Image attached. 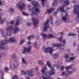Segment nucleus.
<instances>
[{
	"mask_svg": "<svg viewBox=\"0 0 79 79\" xmlns=\"http://www.w3.org/2000/svg\"><path fill=\"white\" fill-rule=\"evenodd\" d=\"M31 3L34 6L33 9V10L35 9V12L34 13V12L32 11L31 15V16H33L34 15H37V13H40V11L39 8H36V6H39V3L37 2L33 1Z\"/></svg>",
	"mask_w": 79,
	"mask_h": 79,
	"instance_id": "f257e3e1",
	"label": "nucleus"
},
{
	"mask_svg": "<svg viewBox=\"0 0 79 79\" xmlns=\"http://www.w3.org/2000/svg\"><path fill=\"white\" fill-rule=\"evenodd\" d=\"M74 9L73 10V12L75 14H77L78 16H77L75 18V20L77 21L79 20V6L78 5H76L74 6Z\"/></svg>",
	"mask_w": 79,
	"mask_h": 79,
	"instance_id": "f03ea898",
	"label": "nucleus"
},
{
	"mask_svg": "<svg viewBox=\"0 0 79 79\" xmlns=\"http://www.w3.org/2000/svg\"><path fill=\"white\" fill-rule=\"evenodd\" d=\"M6 40L5 41V43H4V41H1V44L2 45H5L7 43H8L9 42L10 43H13V42H16V40H15V38L14 37H11L10 38L9 40H7V38H5Z\"/></svg>",
	"mask_w": 79,
	"mask_h": 79,
	"instance_id": "7ed1b4c3",
	"label": "nucleus"
},
{
	"mask_svg": "<svg viewBox=\"0 0 79 79\" xmlns=\"http://www.w3.org/2000/svg\"><path fill=\"white\" fill-rule=\"evenodd\" d=\"M44 69L45 70L47 69V67H45V68H43V69L41 71L43 73V74H44V75L43 76V79H50L51 78V77L50 76H47V73H45V71H44Z\"/></svg>",
	"mask_w": 79,
	"mask_h": 79,
	"instance_id": "20e7f679",
	"label": "nucleus"
},
{
	"mask_svg": "<svg viewBox=\"0 0 79 79\" xmlns=\"http://www.w3.org/2000/svg\"><path fill=\"white\" fill-rule=\"evenodd\" d=\"M64 3L65 4V5H63V6L60 7V10L61 12H65V11L64 10V6H66V5H69V1L68 0L64 1Z\"/></svg>",
	"mask_w": 79,
	"mask_h": 79,
	"instance_id": "39448f33",
	"label": "nucleus"
},
{
	"mask_svg": "<svg viewBox=\"0 0 79 79\" xmlns=\"http://www.w3.org/2000/svg\"><path fill=\"white\" fill-rule=\"evenodd\" d=\"M49 22V19H48L45 23H44V26L43 29L44 31H46L48 29V27H49L48 26V23Z\"/></svg>",
	"mask_w": 79,
	"mask_h": 79,
	"instance_id": "423d86ee",
	"label": "nucleus"
},
{
	"mask_svg": "<svg viewBox=\"0 0 79 79\" xmlns=\"http://www.w3.org/2000/svg\"><path fill=\"white\" fill-rule=\"evenodd\" d=\"M18 6L20 10H24L25 8L26 5L23 2H20L18 4Z\"/></svg>",
	"mask_w": 79,
	"mask_h": 79,
	"instance_id": "0eeeda50",
	"label": "nucleus"
},
{
	"mask_svg": "<svg viewBox=\"0 0 79 79\" xmlns=\"http://www.w3.org/2000/svg\"><path fill=\"white\" fill-rule=\"evenodd\" d=\"M28 48H27L25 47H23L24 50L23 52V53H25L26 51L27 52V53H29V52H31V48H32V47L31 46H29Z\"/></svg>",
	"mask_w": 79,
	"mask_h": 79,
	"instance_id": "6e6552de",
	"label": "nucleus"
},
{
	"mask_svg": "<svg viewBox=\"0 0 79 79\" xmlns=\"http://www.w3.org/2000/svg\"><path fill=\"white\" fill-rule=\"evenodd\" d=\"M45 53H47L49 52V53L52 54L53 52V49L52 48L47 47L44 50Z\"/></svg>",
	"mask_w": 79,
	"mask_h": 79,
	"instance_id": "1a4fd4ad",
	"label": "nucleus"
},
{
	"mask_svg": "<svg viewBox=\"0 0 79 79\" xmlns=\"http://www.w3.org/2000/svg\"><path fill=\"white\" fill-rule=\"evenodd\" d=\"M54 47H60V48H61V47H63L61 49V50H63L64 49V44H53Z\"/></svg>",
	"mask_w": 79,
	"mask_h": 79,
	"instance_id": "9d476101",
	"label": "nucleus"
},
{
	"mask_svg": "<svg viewBox=\"0 0 79 79\" xmlns=\"http://www.w3.org/2000/svg\"><path fill=\"white\" fill-rule=\"evenodd\" d=\"M32 21L34 22L33 24L34 25V27L36 26V25L38 24V19H35L34 18H33Z\"/></svg>",
	"mask_w": 79,
	"mask_h": 79,
	"instance_id": "9b49d317",
	"label": "nucleus"
},
{
	"mask_svg": "<svg viewBox=\"0 0 79 79\" xmlns=\"http://www.w3.org/2000/svg\"><path fill=\"white\" fill-rule=\"evenodd\" d=\"M27 71L28 72V74L29 76H31V77H32V76H34L32 73V69H31L30 70H27Z\"/></svg>",
	"mask_w": 79,
	"mask_h": 79,
	"instance_id": "f8f14e48",
	"label": "nucleus"
},
{
	"mask_svg": "<svg viewBox=\"0 0 79 79\" xmlns=\"http://www.w3.org/2000/svg\"><path fill=\"white\" fill-rule=\"evenodd\" d=\"M55 70H54V68H52L51 69V71L50 72H49L48 73L49 75L51 76H52V75H54L55 74Z\"/></svg>",
	"mask_w": 79,
	"mask_h": 79,
	"instance_id": "ddd939ff",
	"label": "nucleus"
},
{
	"mask_svg": "<svg viewBox=\"0 0 79 79\" xmlns=\"http://www.w3.org/2000/svg\"><path fill=\"white\" fill-rule=\"evenodd\" d=\"M68 17V15L66 14L64 17L62 16V19L64 22H66V20Z\"/></svg>",
	"mask_w": 79,
	"mask_h": 79,
	"instance_id": "4468645a",
	"label": "nucleus"
},
{
	"mask_svg": "<svg viewBox=\"0 0 79 79\" xmlns=\"http://www.w3.org/2000/svg\"><path fill=\"white\" fill-rule=\"evenodd\" d=\"M13 27L12 26H9L8 28H7L6 30L8 31L9 32H11L13 29Z\"/></svg>",
	"mask_w": 79,
	"mask_h": 79,
	"instance_id": "2eb2a0df",
	"label": "nucleus"
},
{
	"mask_svg": "<svg viewBox=\"0 0 79 79\" xmlns=\"http://www.w3.org/2000/svg\"><path fill=\"white\" fill-rule=\"evenodd\" d=\"M58 2V0H54V2L52 4V6H56L57 5V2Z\"/></svg>",
	"mask_w": 79,
	"mask_h": 79,
	"instance_id": "dca6fc26",
	"label": "nucleus"
},
{
	"mask_svg": "<svg viewBox=\"0 0 79 79\" xmlns=\"http://www.w3.org/2000/svg\"><path fill=\"white\" fill-rule=\"evenodd\" d=\"M55 8H51L49 9H47V11L48 12L49 14H50V13H52V11H53V10H55Z\"/></svg>",
	"mask_w": 79,
	"mask_h": 79,
	"instance_id": "f3484780",
	"label": "nucleus"
},
{
	"mask_svg": "<svg viewBox=\"0 0 79 79\" xmlns=\"http://www.w3.org/2000/svg\"><path fill=\"white\" fill-rule=\"evenodd\" d=\"M20 31V29H18V27H16L14 30V34H16V33L17 32H18V31Z\"/></svg>",
	"mask_w": 79,
	"mask_h": 79,
	"instance_id": "a211bd4d",
	"label": "nucleus"
},
{
	"mask_svg": "<svg viewBox=\"0 0 79 79\" xmlns=\"http://www.w3.org/2000/svg\"><path fill=\"white\" fill-rule=\"evenodd\" d=\"M41 35L43 37V40H45V39H47V35L45 34L44 33H41Z\"/></svg>",
	"mask_w": 79,
	"mask_h": 79,
	"instance_id": "6ab92c4d",
	"label": "nucleus"
},
{
	"mask_svg": "<svg viewBox=\"0 0 79 79\" xmlns=\"http://www.w3.org/2000/svg\"><path fill=\"white\" fill-rule=\"evenodd\" d=\"M18 62H16L15 60L14 63V66L15 68H16L17 66H18Z\"/></svg>",
	"mask_w": 79,
	"mask_h": 79,
	"instance_id": "aec40b11",
	"label": "nucleus"
},
{
	"mask_svg": "<svg viewBox=\"0 0 79 79\" xmlns=\"http://www.w3.org/2000/svg\"><path fill=\"white\" fill-rule=\"evenodd\" d=\"M31 38L32 39H34V35H30L27 37V39L28 40H30Z\"/></svg>",
	"mask_w": 79,
	"mask_h": 79,
	"instance_id": "412c9836",
	"label": "nucleus"
},
{
	"mask_svg": "<svg viewBox=\"0 0 79 79\" xmlns=\"http://www.w3.org/2000/svg\"><path fill=\"white\" fill-rule=\"evenodd\" d=\"M53 57L55 59H56L57 57H58V54L57 53H55L53 55Z\"/></svg>",
	"mask_w": 79,
	"mask_h": 79,
	"instance_id": "4be33fe9",
	"label": "nucleus"
},
{
	"mask_svg": "<svg viewBox=\"0 0 79 79\" xmlns=\"http://www.w3.org/2000/svg\"><path fill=\"white\" fill-rule=\"evenodd\" d=\"M0 21L1 24H2L4 23V20L2 19V16H0Z\"/></svg>",
	"mask_w": 79,
	"mask_h": 79,
	"instance_id": "5701e85b",
	"label": "nucleus"
},
{
	"mask_svg": "<svg viewBox=\"0 0 79 79\" xmlns=\"http://www.w3.org/2000/svg\"><path fill=\"white\" fill-rule=\"evenodd\" d=\"M47 65H48V67L50 68H51V65L50 64L49 61H48L47 62V64L45 65V66H46Z\"/></svg>",
	"mask_w": 79,
	"mask_h": 79,
	"instance_id": "b1692460",
	"label": "nucleus"
},
{
	"mask_svg": "<svg viewBox=\"0 0 79 79\" xmlns=\"http://www.w3.org/2000/svg\"><path fill=\"white\" fill-rule=\"evenodd\" d=\"M27 73H26V72H25V71H24L23 70H22L21 71V74L22 75H26V74H27Z\"/></svg>",
	"mask_w": 79,
	"mask_h": 79,
	"instance_id": "393cba45",
	"label": "nucleus"
},
{
	"mask_svg": "<svg viewBox=\"0 0 79 79\" xmlns=\"http://www.w3.org/2000/svg\"><path fill=\"white\" fill-rule=\"evenodd\" d=\"M72 66H73V65H71L70 66L66 67L65 68V69L66 70H67V69H70L71 68V67H72Z\"/></svg>",
	"mask_w": 79,
	"mask_h": 79,
	"instance_id": "a878e982",
	"label": "nucleus"
},
{
	"mask_svg": "<svg viewBox=\"0 0 79 79\" xmlns=\"http://www.w3.org/2000/svg\"><path fill=\"white\" fill-rule=\"evenodd\" d=\"M50 18L51 20V24H53V19L52 18V16H50Z\"/></svg>",
	"mask_w": 79,
	"mask_h": 79,
	"instance_id": "bb28decb",
	"label": "nucleus"
},
{
	"mask_svg": "<svg viewBox=\"0 0 79 79\" xmlns=\"http://www.w3.org/2000/svg\"><path fill=\"white\" fill-rule=\"evenodd\" d=\"M68 35H69V36H74L75 35H76V34L71 33H69L68 34Z\"/></svg>",
	"mask_w": 79,
	"mask_h": 79,
	"instance_id": "cd10ccee",
	"label": "nucleus"
},
{
	"mask_svg": "<svg viewBox=\"0 0 79 79\" xmlns=\"http://www.w3.org/2000/svg\"><path fill=\"white\" fill-rule=\"evenodd\" d=\"M12 79H18V77L17 75H14V77L12 78Z\"/></svg>",
	"mask_w": 79,
	"mask_h": 79,
	"instance_id": "c85d7f7f",
	"label": "nucleus"
},
{
	"mask_svg": "<svg viewBox=\"0 0 79 79\" xmlns=\"http://www.w3.org/2000/svg\"><path fill=\"white\" fill-rule=\"evenodd\" d=\"M9 10L10 12H12L13 13L14 12V9L12 8H10L9 9Z\"/></svg>",
	"mask_w": 79,
	"mask_h": 79,
	"instance_id": "c756f323",
	"label": "nucleus"
},
{
	"mask_svg": "<svg viewBox=\"0 0 79 79\" xmlns=\"http://www.w3.org/2000/svg\"><path fill=\"white\" fill-rule=\"evenodd\" d=\"M58 11H59V9H58L57 11L53 13V15H54V16H56V14H57V13H58Z\"/></svg>",
	"mask_w": 79,
	"mask_h": 79,
	"instance_id": "7c9ffc66",
	"label": "nucleus"
},
{
	"mask_svg": "<svg viewBox=\"0 0 79 79\" xmlns=\"http://www.w3.org/2000/svg\"><path fill=\"white\" fill-rule=\"evenodd\" d=\"M75 58V57H71L70 58L69 60L68 61V62H70L71 60H73Z\"/></svg>",
	"mask_w": 79,
	"mask_h": 79,
	"instance_id": "2f4dec72",
	"label": "nucleus"
},
{
	"mask_svg": "<svg viewBox=\"0 0 79 79\" xmlns=\"http://www.w3.org/2000/svg\"><path fill=\"white\" fill-rule=\"evenodd\" d=\"M20 22V20L19 19H18L16 22V23L15 24V26H17L19 24V22Z\"/></svg>",
	"mask_w": 79,
	"mask_h": 79,
	"instance_id": "473e14b6",
	"label": "nucleus"
},
{
	"mask_svg": "<svg viewBox=\"0 0 79 79\" xmlns=\"http://www.w3.org/2000/svg\"><path fill=\"white\" fill-rule=\"evenodd\" d=\"M24 42H25V40H22L19 43V44L21 45V44H23V43H24Z\"/></svg>",
	"mask_w": 79,
	"mask_h": 79,
	"instance_id": "72a5a7b5",
	"label": "nucleus"
},
{
	"mask_svg": "<svg viewBox=\"0 0 79 79\" xmlns=\"http://www.w3.org/2000/svg\"><path fill=\"white\" fill-rule=\"evenodd\" d=\"M13 59H15L16 60V57H15V54H13L12 55Z\"/></svg>",
	"mask_w": 79,
	"mask_h": 79,
	"instance_id": "f704fd0d",
	"label": "nucleus"
},
{
	"mask_svg": "<svg viewBox=\"0 0 79 79\" xmlns=\"http://www.w3.org/2000/svg\"><path fill=\"white\" fill-rule=\"evenodd\" d=\"M23 14L24 16H28V14H26L24 12H23Z\"/></svg>",
	"mask_w": 79,
	"mask_h": 79,
	"instance_id": "c9c22d12",
	"label": "nucleus"
},
{
	"mask_svg": "<svg viewBox=\"0 0 79 79\" xmlns=\"http://www.w3.org/2000/svg\"><path fill=\"white\" fill-rule=\"evenodd\" d=\"M6 35H8V36H11V32H10L9 34H8V32H6Z\"/></svg>",
	"mask_w": 79,
	"mask_h": 79,
	"instance_id": "e433bc0d",
	"label": "nucleus"
},
{
	"mask_svg": "<svg viewBox=\"0 0 79 79\" xmlns=\"http://www.w3.org/2000/svg\"><path fill=\"white\" fill-rule=\"evenodd\" d=\"M65 58H69V56L68 55V54H66L65 56Z\"/></svg>",
	"mask_w": 79,
	"mask_h": 79,
	"instance_id": "4c0bfd02",
	"label": "nucleus"
},
{
	"mask_svg": "<svg viewBox=\"0 0 79 79\" xmlns=\"http://www.w3.org/2000/svg\"><path fill=\"white\" fill-rule=\"evenodd\" d=\"M62 39H63V37H62V36H61V37L58 39L60 41V42H61V40H62Z\"/></svg>",
	"mask_w": 79,
	"mask_h": 79,
	"instance_id": "58836bf2",
	"label": "nucleus"
},
{
	"mask_svg": "<svg viewBox=\"0 0 79 79\" xmlns=\"http://www.w3.org/2000/svg\"><path fill=\"white\" fill-rule=\"evenodd\" d=\"M27 25L28 26H30L31 25V23H27Z\"/></svg>",
	"mask_w": 79,
	"mask_h": 79,
	"instance_id": "ea45409f",
	"label": "nucleus"
},
{
	"mask_svg": "<svg viewBox=\"0 0 79 79\" xmlns=\"http://www.w3.org/2000/svg\"><path fill=\"white\" fill-rule=\"evenodd\" d=\"M49 38H52V37H53V36L52 35H49Z\"/></svg>",
	"mask_w": 79,
	"mask_h": 79,
	"instance_id": "a19ab883",
	"label": "nucleus"
},
{
	"mask_svg": "<svg viewBox=\"0 0 79 79\" xmlns=\"http://www.w3.org/2000/svg\"><path fill=\"white\" fill-rule=\"evenodd\" d=\"M67 73H68L69 74H72L73 73V72L72 71H67Z\"/></svg>",
	"mask_w": 79,
	"mask_h": 79,
	"instance_id": "79ce46f5",
	"label": "nucleus"
},
{
	"mask_svg": "<svg viewBox=\"0 0 79 79\" xmlns=\"http://www.w3.org/2000/svg\"><path fill=\"white\" fill-rule=\"evenodd\" d=\"M22 62L23 63H26V61H25V60H24V59L23 58L22 59Z\"/></svg>",
	"mask_w": 79,
	"mask_h": 79,
	"instance_id": "37998d69",
	"label": "nucleus"
},
{
	"mask_svg": "<svg viewBox=\"0 0 79 79\" xmlns=\"http://www.w3.org/2000/svg\"><path fill=\"white\" fill-rule=\"evenodd\" d=\"M37 42H35V44H34V47H37Z\"/></svg>",
	"mask_w": 79,
	"mask_h": 79,
	"instance_id": "c03bdc74",
	"label": "nucleus"
},
{
	"mask_svg": "<svg viewBox=\"0 0 79 79\" xmlns=\"http://www.w3.org/2000/svg\"><path fill=\"white\" fill-rule=\"evenodd\" d=\"M0 48H1V49H3L4 50V49H5V47H3L2 46L1 47V46L0 45Z\"/></svg>",
	"mask_w": 79,
	"mask_h": 79,
	"instance_id": "a18cd8bd",
	"label": "nucleus"
},
{
	"mask_svg": "<svg viewBox=\"0 0 79 79\" xmlns=\"http://www.w3.org/2000/svg\"><path fill=\"white\" fill-rule=\"evenodd\" d=\"M4 69H5V71H8V68L7 67H5L4 68Z\"/></svg>",
	"mask_w": 79,
	"mask_h": 79,
	"instance_id": "49530a36",
	"label": "nucleus"
},
{
	"mask_svg": "<svg viewBox=\"0 0 79 79\" xmlns=\"http://www.w3.org/2000/svg\"><path fill=\"white\" fill-rule=\"evenodd\" d=\"M65 74V72H63L61 74L62 76H64Z\"/></svg>",
	"mask_w": 79,
	"mask_h": 79,
	"instance_id": "de8ad7c7",
	"label": "nucleus"
},
{
	"mask_svg": "<svg viewBox=\"0 0 79 79\" xmlns=\"http://www.w3.org/2000/svg\"><path fill=\"white\" fill-rule=\"evenodd\" d=\"M38 63L39 64H42V61L41 60H39Z\"/></svg>",
	"mask_w": 79,
	"mask_h": 79,
	"instance_id": "09e8293b",
	"label": "nucleus"
},
{
	"mask_svg": "<svg viewBox=\"0 0 79 79\" xmlns=\"http://www.w3.org/2000/svg\"><path fill=\"white\" fill-rule=\"evenodd\" d=\"M10 24H14V21H11L10 22Z\"/></svg>",
	"mask_w": 79,
	"mask_h": 79,
	"instance_id": "8fccbe9b",
	"label": "nucleus"
},
{
	"mask_svg": "<svg viewBox=\"0 0 79 79\" xmlns=\"http://www.w3.org/2000/svg\"><path fill=\"white\" fill-rule=\"evenodd\" d=\"M62 42L63 44H65V43H66V41H65V40H63Z\"/></svg>",
	"mask_w": 79,
	"mask_h": 79,
	"instance_id": "3c124183",
	"label": "nucleus"
},
{
	"mask_svg": "<svg viewBox=\"0 0 79 79\" xmlns=\"http://www.w3.org/2000/svg\"><path fill=\"white\" fill-rule=\"evenodd\" d=\"M42 3H44L45 1H46V0H41Z\"/></svg>",
	"mask_w": 79,
	"mask_h": 79,
	"instance_id": "603ef678",
	"label": "nucleus"
},
{
	"mask_svg": "<svg viewBox=\"0 0 79 79\" xmlns=\"http://www.w3.org/2000/svg\"><path fill=\"white\" fill-rule=\"evenodd\" d=\"M64 69V67L62 66L61 67V70H63Z\"/></svg>",
	"mask_w": 79,
	"mask_h": 79,
	"instance_id": "864d4df0",
	"label": "nucleus"
},
{
	"mask_svg": "<svg viewBox=\"0 0 79 79\" xmlns=\"http://www.w3.org/2000/svg\"><path fill=\"white\" fill-rule=\"evenodd\" d=\"M42 5L43 6H45V4H44V2H42Z\"/></svg>",
	"mask_w": 79,
	"mask_h": 79,
	"instance_id": "5fc2aeb1",
	"label": "nucleus"
},
{
	"mask_svg": "<svg viewBox=\"0 0 79 79\" xmlns=\"http://www.w3.org/2000/svg\"><path fill=\"white\" fill-rule=\"evenodd\" d=\"M72 2L73 3H75L76 2V1H72Z\"/></svg>",
	"mask_w": 79,
	"mask_h": 79,
	"instance_id": "6e6d98bb",
	"label": "nucleus"
},
{
	"mask_svg": "<svg viewBox=\"0 0 79 79\" xmlns=\"http://www.w3.org/2000/svg\"><path fill=\"white\" fill-rule=\"evenodd\" d=\"M31 44V42L30 41H29L28 42V44H29V45H30V44Z\"/></svg>",
	"mask_w": 79,
	"mask_h": 79,
	"instance_id": "4d7b16f0",
	"label": "nucleus"
},
{
	"mask_svg": "<svg viewBox=\"0 0 79 79\" xmlns=\"http://www.w3.org/2000/svg\"><path fill=\"white\" fill-rule=\"evenodd\" d=\"M35 69L36 71H38V69H39L37 68L36 67L35 68Z\"/></svg>",
	"mask_w": 79,
	"mask_h": 79,
	"instance_id": "13d9d810",
	"label": "nucleus"
},
{
	"mask_svg": "<svg viewBox=\"0 0 79 79\" xmlns=\"http://www.w3.org/2000/svg\"><path fill=\"white\" fill-rule=\"evenodd\" d=\"M27 79H30V78L29 77H27Z\"/></svg>",
	"mask_w": 79,
	"mask_h": 79,
	"instance_id": "bf43d9fd",
	"label": "nucleus"
},
{
	"mask_svg": "<svg viewBox=\"0 0 79 79\" xmlns=\"http://www.w3.org/2000/svg\"><path fill=\"white\" fill-rule=\"evenodd\" d=\"M31 5H28V8H29V7H31Z\"/></svg>",
	"mask_w": 79,
	"mask_h": 79,
	"instance_id": "052dcab7",
	"label": "nucleus"
},
{
	"mask_svg": "<svg viewBox=\"0 0 79 79\" xmlns=\"http://www.w3.org/2000/svg\"><path fill=\"white\" fill-rule=\"evenodd\" d=\"M75 44H76V43H75V42L74 43H73V46L74 47H75Z\"/></svg>",
	"mask_w": 79,
	"mask_h": 79,
	"instance_id": "680f3d73",
	"label": "nucleus"
},
{
	"mask_svg": "<svg viewBox=\"0 0 79 79\" xmlns=\"http://www.w3.org/2000/svg\"><path fill=\"white\" fill-rule=\"evenodd\" d=\"M2 2H1V1L0 0V5H2Z\"/></svg>",
	"mask_w": 79,
	"mask_h": 79,
	"instance_id": "e2e57ef3",
	"label": "nucleus"
},
{
	"mask_svg": "<svg viewBox=\"0 0 79 79\" xmlns=\"http://www.w3.org/2000/svg\"><path fill=\"white\" fill-rule=\"evenodd\" d=\"M63 32H62L61 33V35H63Z\"/></svg>",
	"mask_w": 79,
	"mask_h": 79,
	"instance_id": "0e129e2a",
	"label": "nucleus"
},
{
	"mask_svg": "<svg viewBox=\"0 0 79 79\" xmlns=\"http://www.w3.org/2000/svg\"><path fill=\"white\" fill-rule=\"evenodd\" d=\"M76 30H77V31H78L79 30V28H76Z\"/></svg>",
	"mask_w": 79,
	"mask_h": 79,
	"instance_id": "69168bd1",
	"label": "nucleus"
},
{
	"mask_svg": "<svg viewBox=\"0 0 79 79\" xmlns=\"http://www.w3.org/2000/svg\"><path fill=\"white\" fill-rule=\"evenodd\" d=\"M69 8L68 7L67 8V10H69Z\"/></svg>",
	"mask_w": 79,
	"mask_h": 79,
	"instance_id": "338daca9",
	"label": "nucleus"
},
{
	"mask_svg": "<svg viewBox=\"0 0 79 79\" xmlns=\"http://www.w3.org/2000/svg\"><path fill=\"white\" fill-rule=\"evenodd\" d=\"M66 76H68V74H66Z\"/></svg>",
	"mask_w": 79,
	"mask_h": 79,
	"instance_id": "774afa93",
	"label": "nucleus"
}]
</instances>
